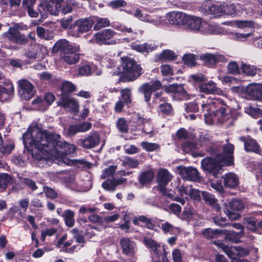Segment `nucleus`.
<instances>
[{"label": "nucleus", "mask_w": 262, "mask_h": 262, "mask_svg": "<svg viewBox=\"0 0 262 262\" xmlns=\"http://www.w3.org/2000/svg\"><path fill=\"white\" fill-rule=\"evenodd\" d=\"M24 144L38 160L64 164H90L84 161L69 160L67 155L73 153L76 147L61 139L59 134L42 130L36 126H30L23 135Z\"/></svg>", "instance_id": "f257e3e1"}, {"label": "nucleus", "mask_w": 262, "mask_h": 262, "mask_svg": "<svg viewBox=\"0 0 262 262\" xmlns=\"http://www.w3.org/2000/svg\"><path fill=\"white\" fill-rule=\"evenodd\" d=\"M201 106L204 112H208L204 115L205 121L208 124L215 121L223 123L230 117L229 107L220 98L210 97Z\"/></svg>", "instance_id": "f03ea898"}, {"label": "nucleus", "mask_w": 262, "mask_h": 262, "mask_svg": "<svg viewBox=\"0 0 262 262\" xmlns=\"http://www.w3.org/2000/svg\"><path fill=\"white\" fill-rule=\"evenodd\" d=\"M122 63L121 68L122 73L125 75L129 80H134L138 78L143 72V70L141 66L137 64L132 59L124 57L121 58Z\"/></svg>", "instance_id": "7ed1b4c3"}, {"label": "nucleus", "mask_w": 262, "mask_h": 262, "mask_svg": "<svg viewBox=\"0 0 262 262\" xmlns=\"http://www.w3.org/2000/svg\"><path fill=\"white\" fill-rule=\"evenodd\" d=\"M223 154H218L214 158L206 157L204 159L201 164H219L222 162L223 164H233V145L227 143L223 147Z\"/></svg>", "instance_id": "20e7f679"}, {"label": "nucleus", "mask_w": 262, "mask_h": 262, "mask_svg": "<svg viewBox=\"0 0 262 262\" xmlns=\"http://www.w3.org/2000/svg\"><path fill=\"white\" fill-rule=\"evenodd\" d=\"M224 212L232 220H237L239 216V214L236 213L235 211L242 210L244 208V204L240 200L233 199L230 202L225 203Z\"/></svg>", "instance_id": "39448f33"}, {"label": "nucleus", "mask_w": 262, "mask_h": 262, "mask_svg": "<svg viewBox=\"0 0 262 262\" xmlns=\"http://www.w3.org/2000/svg\"><path fill=\"white\" fill-rule=\"evenodd\" d=\"M120 244L122 248L123 254L130 257L129 260L131 262H135L137 257L136 254V243L128 237H122L120 241Z\"/></svg>", "instance_id": "423d86ee"}, {"label": "nucleus", "mask_w": 262, "mask_h": 262, "mask_svg": "<svg viewBox=\"0 0 262 262\" xmlns=\"http://www.w3.org/2000/svg\"><path fill=\"white\" fill-rule=\"evenodd\" d=\"M116 34L117 33L111 29H104L95 34L94 40L100 45H114L116 41L113 38Z\"/></svg>", "instance_id": "0eeeda50"}, {"label": "nucleus", "mask_w": 262, "mask_h": 262, "mask_svg": "<svg viewBox=\"0 0 262 262\" xmlns=\"http://www.w3.org/2000/svg\"><path fill=\"white\" fill-rule=\"evenodd\" d=\"M143 243L147 248L153 251L156 255H159L158 260L154 262H170L167 257V253L164 248L163 249V253L159 255L158 248H160L161 246L155 240L150 237H145Z\"/></svg>", "instance_id": "6e6552de"}, {"label": "nucleus", "mask_w": 262, "mask_h": 262, "mask_svg": "<svg viewBox=\"0 0 262 262\" xmlns=\"http://www.w3.org/2000/svg\"><path fill=\"white\" fill-rule=\"evenodd\" d=\"M200 59L203 61L205 64L210 67H215L220 62H226L228 60L225 56L219 53L203 54L200 56Z\"/></svg>", "instance_id": "1a4fd4ad"}, {"label": "nucleus", "mask_w": 262, "mask_h": 262, "mask_svg": "<svg viewBox=\"0 0 262 262\" xmlns=\"http://www.w3.org/2000/svg\"><path fill=\"white\" fill-rule=\"evenodd\" d=\"M57 103L58 106L69 109L74 113H77L79 111V106L77 101L68 95H60V99Z\"/></svg>", "instance_id": "9d476101"}, {"label": "nucleus", "mask_w": 262, "mask_h": 262, "mask_svg": "<svg viewBox=\"0 0 262 262\" xmlns=\"http://www.w3.org/2000/svg\"><path fill=\"white\" fill-rule=\"evenodd\" d=\"M19 95L23 100H29L35 94V91L33 85L28 80H19Z\"/></svg>", "instance_id": "9b49d317"}, {"label": "nucleus", "mask_w": 262, "mask_h": 262, "mask_svg": "<svg viewBox=\"0 0 262 262\" xmlns=\"http://www.w3.org/2000/svg\"><path fill=\"white\" fill-rule=\"evenodd\" d=\"M244 224L251 232L262 234V219L258 220L254 216H247L244 218Z\"/></svg>", "instance_id": "f8f14e48"}, {"label": "nucleus", "mask_w": 262, "mask_h": 262, "mask_svg": "<svg viewBox=\"0 0 262 262\" xmlns=\"http://www.w3.org/2000/svg\"><path fill=\"white\" fill-rule=\"evenodd\" d=\"M162 84L158 80L143 84L139 89V92L144 95L145 101L148 102L150 99L151 95L153 92L161 89Z\"/></svg>", "instance_id": "ddd939ff"}, {"label": "nucleus", "mask_w": 262, "mask_h": 262, "mask_svg": "<svg viewBox=\"0 0 262 262\" xmlns=\"http://www.w3.org/2000/svg\"><path fill=\"white\" fill-rule=\"evenodd\" d=\"M179 173L183 179L197 181L200 177L196 169L192 167H185L182 165L178 167Z\"/></svg>", "instance_id": "4468645a"}, {"label": "nucleus", "mask_w": 262, "mask_h": 262, "mask_svg": "<svg viewBox=\"0 0 262 262\" xmlns=\"http://www.w3.org/2000/svg\"><path fill=\"white\" fill-rule=\"evenodd\" d=\"M74 166L75 169L77 170V173L80 177V179L83 181H86L88 186L86 187L88 189L92 188L93 181L92 178L91 173L88 170V169L91 168L93 165H83L84 166L82 167H80L77 165H73Z\"/></svg>", "instance_id": "2eb2a0df"}, {"label": "nucleus", "mask_w": 262, "mask_h": 262, "mask_svg": "<svg viewBox=\"0 0 262 262\" xmlns=\"http://www.w3.org/2000/svg\"><path fill=\"white\" fill-rule=\"evenodd\" d=\"M187 15L181 12H171L166 14V18L172 25L184 26L186 21Z\"/></svg>", "instance_id": "dca6fc26"}, {"label": "nucleus", "mask_w": 262, "mask_h": 262, "mask_svg": "<svg viewBox=\"0 0 262 262\" xmlns=\"http://www.w3.org/2000/svg\"><path fill=\"white\" fill-rule=\"evenodd\" d=\"M77 170L75 169L74 166L73 168L69 170L61 171L58 173L59 179L67 186H70L74 184L75 181V174Z\"/></svg>", "instance_id": "f3484780"}, {"label": "nucleus", "mask_w": 262, "mask_h": 262, "mask_svg": "<svg viewBox=\"0 0 262 262\" xmlns=\"http://www.w3.org/2000/svg\"><path fill=\"white\" fill-rule=\"evenodd\" d=\"M157 219L148 218L144 215H140L133 220V224L136 226H141L150 230H155V227L157 223Z\"/></svg>", "instance_id": "a211bd4d"}, {"label": "nucleus", "mask_w": 262, "mask_h": 262, "mask_svg": "<svg viewBox=\"0 0 262 262\" xmlns=\"http://www.w3.org/2000/svg\"><path fill=\"white\" fill-rule=\"evenodd\" d=\"M100 142V138L97 133H92L85 138L79 139L78 143L83 148H92L98 145Z\"/></svg>", "instance_id": "6ab92c4d"}, {"label": "nucleus", "mask_w": 262, "mask_h": 262, "mask_svg": "<svg viewBox=\"0 0 262 262\" xmlns=\"http://www.w3.org/2000/svg\"><path fill=\"white\" fill-rule=\"evenodd\" d=\"M202 25L203 23L200 18L187 15L184 28L187 30L194 32L201 31Z\"/></svg>", "instance_id": "aec40b11"}, {"label": "nucleus", "mask_w": 262, "mask_h": 262, "mask_svg": "<svg viewBox=\"0 0 262 262\" xmlns=\"http://www.w3.org/2000/svg\"><path fill=\"white\" fill-rule=\"evenodd\" d=\"M74 50H70L63 55H61V58L68 64H75L80 59V54L78 53L79 51V46H74Z\"/></svg>", "instance_id": "412c9836"}, {"label": "nucleus", "mask_w": 262, "mask_h": 262, "mask_svg": "<svg viewBox=\"0 0 262 262\" xmlns=\"http://www.w3.org/2000/svg\"><path fill=\"white\" fill-rule=\"evenodd\" d=\"M199 89L201 92L207 94L214 93L219 95L223 94L222 90L219 89L216 86V84L212 81L201 83L199 85Z\"/></svg>", "instance_id": "4be33fe9"}, {"label": "nucleus", "mask_w": 262, "mask_h": 262, "mask_svg": "<svg viewBox=\"0 0 262 262\" xmlns=\"http://www.w3.org/2000/svg\"><path fill=\"white\" fill-rule=\"evenodd\" d=\"M231 165H201L203 170L208 174L212 175L215 178L220 177L224 171L223 167Z\"/></svg>", "instance_id": "5701e85b"}, {"label": "nucleus", "mask_w": 262, "mask_h": 262, "mask_svg": "<svg viewBox=\"0 0 262 262\" xmlns=\"http://www.w3.org/2000/svg\"><path fill=\"white\" fill-rule=\"evenodd\" d=\"M59 8L58 6L55 4H52L50 2L49 3L43 2L40 4L38 10L42 16L46 15L48 12L51 15H57L59 12Z\"/></svg>", "instance_id": "b1692460"}, {"label": "nucleus", "mask_w": 262, "mask_h": 262, "mask_svg": "<svg viewBox=\"0 0 262 262\" xmlns=\"http://www.w3.org/2000/svg\"><path fill=\"white\" fill-rule=\"evenodd\" d=\"M200 12L204 15H219L218 5L213 4L210 1L204 2L199 9Z\"/></svg>", "instance_id": "393cba45"}, {"label": "nucleus", "mask_w": 262, "mask_h": 262, "mask_svg": "<svg viewBox=\"0 0 262 262\" xmlns=\"http://www.w3.org/2000/svg\"><path fill=\"white\" fill-rule=\"evenodd\" d=\"M239 139L244 142V147L246 151L255 153L259 152V145L254 139L250 136L241 137Z\"/></svg>", "instance_id": "a878e982"}, {"label": "nucleus", "mask_w": 262, "mask_h": 262, "mask_svg": "<svg viewBox=\"0 0 262 262\" xmlns=\"http://www.w3.org/2000/svg\"><path fill=\"white\" fill-rule=\"evenodd\" d=\"M201 32L207 34H224L225 31L219 25L204 23L202 26Z\"/></svg>", "instance_id": "bb28decb"}, {"label": "nucleus", "mask_w": 262, "mask_h": 262, "mask_svg": "<svg viewBox=\"0 0 262 262\" xmlns=\"http://www.w3.org/2000/svg\"><path fill=\"white\" fill-rule=\"evenodd\" d=\"M243 234V232L241 231L235 232L234 231L223 230L222 236L224 241L226 242H230L234 243L240 242V238Z\"/></svg>", "instance_id": "cd10ccee"}, {"label": "nucleus", "mask_w": 262, "mask_h": 262, "mask_svg": "<svg viewBox=\"0 0 262 262\" xmlns=\"http://www.w3.org/2000/svg\"><path fill=\"white\" fill-rule=\"evenodd\" d=\"M14 90V87L9 80L0 81V101L6 100L8 96Z\"/></svg>", "instance_id": "c85d7f7f"}, {"label": "nucleus", "mask_w": 262, "mask_h": 262, "mask_svg": "<svg viewBox=\"0 0 262 262\" xmlns=\"http://www.w3.org/2000/svg\"><path fill=\"white\" fill-rule=\"evenodd\" d=\"M74 46L70 45L69 42L66 39H60L58 40L53 47L52 51L54 52H61V55H63L70 50H75L73 49Z\"/></svg>", "instance_id": "c756f323"}, {"label": "nucleus", "mask_w": 262, "mask_h": 262, "mask_svg": "<svg viewBox=\"0 0 262 262\" xmlns=\"http://www.w3.org/2000/svg\"><path fill=\"white\" fill-rule=\"evenodd\" d=\"M95 21L91 18H84L78 20L76 25L78 27V32L85 33L91 30Z\"/></svg>", "instance_id": "7c9ffc66"}, {"label": "nucleus", "mask_w": 262, "mask_h": 262, "mask_svg": "<svg viewBox=\"0 0 262 262\" xmlns=\"http://www.w3.org/2000/svg\"><path fill=\"white\" fill-rule=\"evenodd\" d=\"M202 196L203 200L213 207L216 211L217 212L220 210V206L217 203V200L215 198L214 195L207 191H202Z\"/></svg>", "instance_id": "2f4dec72"}, {"label": "nucleus", "mask_w": 262, "mask_h": 262, "mask_svg": "<svg viewBox=\"0 0 262 262\" xmlns=\"http://www.w3.org/2000/svg\"><path fill=\"white\" fill-rule=\"evenodd\" d=\"M218 16H220L223 14L233 15L236 13V7L233 4L224 3L220 5H218Z\"/></svg>", "instance_id": "473e14b6"}, {"label": "nucleus", "mask_w": 262, "mask_h": 262, "mask_svg": "<svg viewBox=\"0 0 262 262\" xmlns=\"http://www.w3.org/2000/svg\"><path fill=\"white\" fill-rule=\"evenodd\" d=\"M238 178L233 173L226 174L224 177V184L226 187L234 188L238 183Z\"/></svg>", "instance_id": "72a5a7b5"}, {"label": "nucleus", "mask_w": 262, "mask_h": 262, "mask_svg": "<svg viewBox=\"0 0 262 262\" xmlns=\"http://www.w3.org/2000/svg\"><path fill=\"white\" fill-rule=\"evenodd\" d=\"M247 91L253 98H260L262 97V85L257 83L250 84L247 86Z\"/></svg>", "instance_id": "f704fd0d"}, {"label": "nucleus", "mask_w": 262, "mask_h": 262, "mask_svg": "<svg viewBox=\"0 0 262 262\" xmlns=\"http://www.w3.org/2000/svg\"><path fill=\"white\" fill-rule=\"evenodd\" d=\"M137 123L139 125H143V132L146 134H150L153 132V127L149 120L142 117L139 114L136 115Z\"/></svg>", "instance_id": "c9c22d12"}, {"label": "nucleus", "mask_w": 262, "mask_h": 262, "mask_svg": "<svg viewBox=\"0 0 262 262\" xmlns=\"http://www.w3.org/2000/svg\"><path fill=\"white\" fill-rule=\"evenodd\" d=\"M18 178L20 181L17 182V189L27 187L32 191H35L38 188L35 182L29 178L21 179L19 177Z\"/></svg>", "instance_id": "e433bc0d"}, {"label": "nucleus", "mask_w": 262, "mask_h": 262, "mask_svg": "<svg viewBox=\"0 0 262 262\" xmlns=\"http://www.w3.org/2000/svg\"><path fill=\"white\" fill-rule=\"evenodd\" d=\"M172 178V176L167 170L163 169L159 170L157 179L159 184L167 185L171 181Z\"/></svg>", "instance_id": "4c0bfd02"}, {"label": "nucleus", "mask_w": 262, "mask_h": 262, "mask_svg": "<svg viewBox=\"0 0 262 262\" xmlns=\"http://www.w3.org/2000/svg\"><path fill=\"white\" fill-rule=\"evenodd\" d=\"M154 176L153 170L151 169H148L141 173L138 181L141 184L145 185L150 182L153 180Z\"/></svg>", "instance_id": "58836bf2"}, {"label": "nucleus", "mask_w": 262, "mask_h": 262, "mask_svg": "<svg viewBox=\"0 0 262 262\" xmlns=\"http://www.w3.org/2000/svg\"><path fill=\"white\" fill-rule=\"evenodd\" d=\"M77 6L78 3L75 0H67L63 3L62 7L60 8L59 11L62 14H67L72 12Z\"/></svg>", "instance_id": "ea45409f"}, {"label": "nucleus", "mask_w": 262, "mask_h": 262, "mask_svg": "<svg viewBox=\"0 0 262 262\" xmlns=\"http://www.w3.org/2000/svg\"><path fill=\"white\" fill-rule=\"evenodd\" d=\"M222 229H212L208 228L204 229L203 235L207 239L217 238L222 236Z\"/></svg>", "instance_id": "a19ab883"}, {"label": "nucleus", "mask_w": 262, "mask_h": 262, "mask_svg": "<svg viewBox=\"0 0 262 262\" xmlns=\"http://www.w3.org/2000/svg\"><path fill=\"white\" fill-rule=\"evenodd\" d=\"M74 212L70 209L64 211L62 216L64 217L65 224L68 227H72L75 224Z\"/></svg>", "instance_id": "79ce46f5"}, {"label": "nucleus", "mask_w": 262, "mask_h": 262, "mask_svg": "<svg viewBox=\"0 0 262 262\" xmlns=\"http://www.w3.org/2000/svg\"><path fill=\"white\" fill-rule=\"evenodd\" d=\"M145 21L157 27L164 26L167 23L165 20L163 19L160 16H151L148 15Z\"/></svg>", "instance_id": "37998d69"}, {"label": "nucleus", "mask_w": 262, "mask_h": 262, "mask_svg": "<svg viewBox=\"0 0 262 262\" xmlns=\"http://www.w3.org/2000/svg\"><path fill=\"white\" fill-rule=\"evenodd\" d=\"M76 86L71 82L69 81H64L62 82L60 86V91L61 92L60 95H68V93L74 92L76 90Z\"/></svg>", "instance_id": "c03bdc74"}, {"label": "nucleus", "mask_w": 262, "mask_h": 262, "mask_svg": "<svg viewBox=\"0 0 262 262\" xmlns=\"http://www.w3.org/2000/svg\"><path fill=\"white\" fill-rule=\"evenodd\" d=\"M11 181L12 178L10 174L6 173H0V191L5 190Z\"/></svg>", "instance_id": "a18cd8bd"}, {"label": "nucleus", "mask_w": 262, "mask_h": 262, "mask_svg": "<svg viewBox=\"0 0 262 262\" xmlns=\"http://www.w3.org/2000/svg\"><path fill=\"white\" fill-rule=\"evenodd\" d=\"M195 148V145L193 143L186 142L183 145L182 149V150L186 153H191V155L193 157H196L199 156H203L202 155H201L199 153L194 152Z\"/></svg>", "instance_id": "49530a36"}, {"label": "nucleus", "mask_w": 262, "mask_h": 262, "mask_svg": "<svg viewBox=\"0 0 262 262\" xmlns=\"http://www.w3.org/2000/svg\"><path fill=\"white\" fill-rule=\"evenodd\" d=\"M242 70L244 73L249 76L255 75L257 71V69L253 66L242 63Z\"/></svg>", "instance_id": "de8ad7c7"}, {"label": "nucleus", "mask_w": 262, "mask_h": 262, "mask_svg": "<svg viewBox=\"0 0 262 262\" xmlns=\"http://www.w3.org/2000/svg\"><path fill=\"white\" fill-rule=\"evenodd\" d=\"M113 27L115 29L119 31L131 33L132 34V37L133 39H134L136 37V35L137 34L136 32H134L133 31L132 29L130 27H128L127 26H126L122 24L114 25Z\"/></svg>", "instance_id": "09e8293b"}, {"label": "nucleus", "mask_w": 262, "mask_h": 262, "mask_svg": "<svg viewBox=\"0 0 262 262\" xmlns=\"http://www.w3.org/2000/svg\"><path fill=\"white\" fill-rule=\"evenodd\" d=\"M36 34L41 38L46 40H50L52 38V35L48 31H46L43 27H37L36 28Z\"/></svg>", "instance_id": "8fccbe9b"}, {"label": "nucleus", "mask_w": 262, "mask_h": 262, "mask_svg": "<svg viewBox=\"0 0 262 262\" xmlns=\"http://www.w3.org/2000/svg\"><path fill=\"white\" fill-rule=\"evenodd\" d=\"M32 104L36 110L40 111H45L47 110L46 106L44 103L43 99L41 97H38L35 98L32 102Z\"/></svg>", "instance_id": "3c124183"}, {"label": "nucleus", "mask_w": 262, "mask_h": 262, "mask_svg": "<svg viewBox=\"0 0 262 262\" xmlns=\"http://www.w3.org/2000/svg\"><path fill=\"white\" fill-rule=\"evenodd\" d=\"M110 25V21L106 18H98L97 19V23L94 26L95 30H99L102 28L108 27Z\"/></svg>", "instance_id": "603ef678"}, {"label": "nucleus", "mask_w": 262, "mask_h": 262, "mask_svg": "<svg viewBox=\"0 0 262 262\" xmlns=\"http://www.w3.org/2000/svg\"><path fill=\"white\" fill-rule=\"evenodd\" d=\"M116 126L119 131L122 133H127L128 131V124L123 118H120L117 120Z\"/></svg>", "instance_id": "864d4df0"}, {"label": "nucleus", "mask_w": 262, "mask_h": 262, "mask_svg": "<svg viewBox=\"0 0 262 262\" xmlns=\"http://www.w3.org/2000/svg\"><path fill=\"white\" fill-rule=\"evenodd\" d=\"M119 180L108 182L107 181H104L102 183V187L105 190L110 191H114L116 187L120 183Z\"/></svg>", "instance_id": "5fc2aeb1"}, {"label": "nucleus", "mask_w": 262, "mask_h": 262, "mask_svg": "<svg viewBox=\"0 0 262 262\" xmlns=\"http://www.w3.org/2000/svg\"><path fill=\"white\" fill-rule=\"evenodd\" d=\"M43 190L47 198L51 199H55L58 197L57 192L50 187L44 186Z\"/></svg>", "instance_id": "6e6d98bb"}, {"label": "nucleus", "mask_w": 262, "mask_h": 262, "mask_svg": "<svg viewBox=\"0 0 262 262\" xmlns=\"http://www.w3.org/2000/svg\"><path fill=\"white\" fill-rule=\"evenodd\" d=\"M117 166L116 165H111L109 168H106L104 172L101 176V177L103 179H105L106 178L111 177L114 176L115 172Z\"/></svg>", "instance_id": "4d7b16f0"}, {"label": "nucleus", "mask_w": 262, "mask_h": 262, "mask_svg": "<svg viewBox=\"0 0 262 262\" xmlns=\"http://www.w3.org/2000/svg\"><path fill=\"white\" fill-rule=\"evenodd\" d=\"M29 204V199L28 198H25L20 201L19 207L20 209L23 210L24 212L21 211L19 212V214L23 218L26 217L25 212H26Z\"/></svg>", "instance_id": "13d9d810"}, {"label": "nucleus", "mask_w": 262, "mask_h": 262, "mask_svg": "<svg viewBox=\"0 0 262 262\" xmlns=\"http://www.w3.org/2000/svg\"><path fill=\"white\" fill-rule=\"evenodd\" d=\"M214 223L218 226L225 227L228 224V221L226 217L221 215H216L213 217Z\"/></svg>", "instance_id": "bf43d9fd"}, {"label": "nucleus", "mask_w": 262, "mask_h": 262, "mask_svg": "<svg viewBox=\"0 0 262 262\" xmlns=\"http://www.w3.org/2000/svg\"><path fill=\"white\" fill-rule=\"evenodd\" d=\"M183 59L185 64L188 66H194L195 64V57L194 55L192 54H188L184 55Z\"/></svg>", "instance_id": "052dcab7"}, {"label": "nucleus", "mask_w": 262, "mask_h": 262, "mask_svg": "<svg viewBox=\"0 0 262 262\" xmlns=\"http://www.w3.org/2000/svg\"><path fill=\"white\" fill-rule=\"evenodd\" d=\"M141 146L143 149L148 151H152L159 147L158 144L148 142H141Z\"/></svg>", "instance_id": "680f3d73"}, {"label": "nucleus", "mask_w": 262, "mask_h": 262, "mask_svg": "<svg viewBox=\"0 0 262 262\" xmlns=\"http://www.w3.org/2000/svg\"><path fill=\"white\" fill-rule=\"evenodd\" d=\"M121 96L124 102L127 103L131 102V91L130 89L126 88L121 91Z\"/></svg>", "instance_id": "e2e57ef3"}, {"label": "nucleus", "mask_w": 262, "mask_h": 262, "mask_svg": "<svg viewBox=\"0 0 262 262\" xmlns=\"http://www.w3.org/2000/svg\"><path fill=\"white\" fill-rule=\"evenodd\" d=\"M16 213V206L13 205L12 207L9 208L5 214L4 217L6 220L10 221L14 220L15 219V214Z\"/></svg>", "instance_id": "0e129e2a"}, {"label": "nucleus", "mask_w": 262, "mask_h": 262, "mask_svg": "<svg viewBox=\"0 0 262 262\" xmlns=\"http://www.w3.org/2000/svg\"><path fill=\"white\" fill-rule=\"evenodd\" d=\"M235 24L239 28H251L254 26V22L252 20H238L235 22Z\"/></svg>", "instance_id": "69168bd1"}, {"label": "nucleus", "mask_w": 262, "mask_h": 262, "mask_svg": "<svg viewBox=\"0 0 262 262\" xmlns=\"http://www.w3.org/2000/svg\"><path fill=\"white\" fill-rule=\"evenodd\" d=\"M44 103L47 108L50 106L55 100L54 95L51 93H47L43 98Z\"/></svg>", "instance_id": "338daca9"}, {"label": "nucleus", "mask_w": 262, "mask_h": 262, "mask_svg": "<svg viewBox=\"0 0 262 262\" xmlns=\"http://www.w3.org/2000/svg\"><path fill=\"white\" fill-rule=\"evenodd\" d=\"M91 73V68L88 64H84L79 68L78 73L80 76H88Z\"/></svg>", "instance_id": "774afa93"}]
</instances>
